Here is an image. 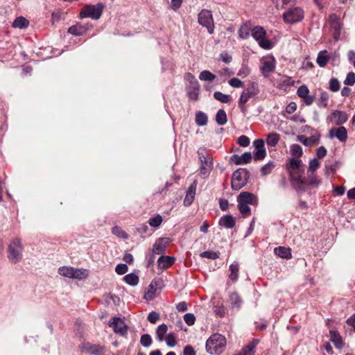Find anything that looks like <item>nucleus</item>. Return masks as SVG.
Returning a JSON list of instances; mask_svg holds the SVG:
<instances>
[{
  "label": "nucleus",
  "mask_w": 355,
  "mask_h": 355,
  "mask_svg": "<svg viewBox=\"0 0 355 355\" xmlns=\"http://www.w3.org/2000/svg\"><path fill=\"white\" fill-rule=\"evenodd\" d=\"M238 207L239 211L242 214L243 217H247L250 214V208L248 205L241 202V201H238Z\"/></svg>",
  "instance_id": "41"
},
{
  "label": "nucleus",
  "mask_w": 355,
  "mask_h": 355,
  "mask_svg": "<svg viewBox=\"0 0 355 355\" xmlns=\"http://www.w3.org/2000/svg\"><path fill=\"white\" fill-rule=\"evenodd\" d=\"M88 277V271L86 269H78L73 268L71 278L77 279H84Z\"/></svg>",
  "instance_id": "27"
},
{
  "label": "nucleus",
  "mask_w": 355,
  "mask_h": 355,
  "mask_svg": "<svg viewBox=\"0 0 355 355\" xmlns=\"http://www.w3.org/2000/svg\"><path fill=\"white\" fill-rule=\"evenodd\" d=\"M237 142L241 146L246 147L250 144V139L245 135H242L238 138Z\"/></svg>",
  "instance_id": "55"
},
{
  "label": "nucleus",
  "mask_w": 355,
  "mask_h": 355,
  "mask_svg": "<svg viewBox=\"0 0 355 355\" xmlns=\"http://www.w3.org/2000/svg\"><path fill=\"white\" fill-rule=\"evenodd\" d=\"M164 340L166 342V344L169 347H174L176 345V336L175 333L168 334L165 338Z\"/></svg>",
  "instance_id": "45"
},
{
  "label": "nucleus",
  "mask_w": 355,
  "mask_h": 355,
  "mask_svg": "<svg viewBox=\"0 0 355 355\" xmlns=\"http://www.w3.org/2000/svg\"><path fill=\"white\" fill-rule=\"evenodd\" d=\"M219 225L223 226L226 228H233L235 225V219L232 215H225L219 220Z\"/></svg>",
  "instance_id": "21"
},
{
  "label": "nucleus",
  "mask_w": 355,
  "mask_h": 355,
  "mask_svg": "<svg viewBox=\"0 0 355 355\" xmlns=\"http://www.w3.org/2000/svg\"><path fill=\"white\" fill-rule=\"evenodd\" d=\"M159 319V314L155 311L150 312L148 315V320L152 324L156 323Z\"/></svg>",
  "instance_id": "58"
},
{
  "label": "nucleus",
  "mask_w": 355,
  "mask_h": 355,
  "mask_svg": "<svg viewBox=\"0 0 355 355\" xmlns=\"http://www.w3.org/2000/svg\"><path fill=\"white\" fill-rule=\"evenodd\" d=\"M333 17L335 18V21L333 22L332 24V28H334V38L335 40H338L339 37H340V24L338 22V21L336 19V16L335 15H331L330 16V18L332 19Z\"/></svg>",
  "instance_id": "33"
},
{
  "label": "nucleus",
  "mask_w": 355,
  "mask_h": 355,
  "mask_svg": "<svg viewBox=\"0 0 355 355\" xmlns=\"http://www.w3.org/2000/svg\"><path fill=\"white\" fill-rule=\"evenodd\" d=\"M88 29L89 28L87 26L77 24L69 27L68 28V33L73 35L80 36L86 33Z\"/></svg>",
  "instance_id": "20"
},
{
  "label": "nucleus",
  "mask_w": 355,
  "mask_h": 355,
  "mask_svg": "<svg viewBox=\"0 0 355 355\" xmlns=\"http://www.w3.org/2000/svg\"><path fill=\"white\" fill-rule=\"evenodd\" d=\"M72 271H73L72 267H64H64L60 268L58 270V272L60 275L67 277H69V278H71V277Z\"/></svg>",
  "instance_id": "49"
},
{
  "label": "nucleus",
  "mask_w": 355,
  "mask_h": 355,
  "mask_svg": "<svg viewBox=\"0 0 355 355\" xmlns=\"http://www.w3.org/2000/svg\"><path fill=\"white\" fill-rule=\"evenodd\" d=\"M162 220V216L157 214L149 219L148 223L151 227H157L161 225Z\"/></svg>",
  "instance_id": "42"
},
{
  "label": "nucleus",
  "mask_w": 355,
  "mask_h": 355,
  "mask_svg": "<svg viewBox=\"0 0 355 355\" xmlns=\"http://www.w3.org/2000/svg\"><path fill=\"white\" fill-rule=\"evenodd\" d=\"M309 93V90L308 89V87L305 85H302L300 86L298 89H297V95L300 97V98H304V97H306V96H307Z\"/></svg>",
  "instance_id": "54"
},
{
  "label": "nucleus",
  "mask_w": 355,
  "mask_h": 355,
  "mask_svg": "<svg viewBox=\"0 0 355 355\" xmlns=\"http://www.w3.org/2000/svg\"><path fill=\"white\" fill-rule=\"evenodd\" d=\"M296 109H297V105H296L295 103L291 102L287 105V107L286 108V111L288 114H292L296 110Z\"/></svg>",
  "instance_id": "62"
},
{
  "label": "nucleus",
  "mask_w": 355,
  "mask_h": 355,
  "mask_svg": "<svg viewBox=\"0 0 355 355\" xmlns=\"http://www.w3.org/2000/svg\"><path fill=\"white\" fill-rule=\"evenodd\" d=\"M297 141L302 143L304 145L309 146L317 143L319 141V137L316 136L306 137L304 135H299L297 137Z\"/></svg>",
  "instance_id": "26"
},
{
  "label": "nucleus",
  "mask_w": 355,
  "mask_h": 355,
  "mask_svg": "<svg viewBox=\"0 0 355 355\" xmlns=\"http://www.w3.org/2000/svg\"><path fill=\"white\" fill-rule=\"evenodd\" d=\"M104 5L98 3L96 5L85 6L80 11L81 17H90L93 19H98L103 12Z\"/></svg>",
  "instance_id": "5"
},
{
  "label": "nucleus",
  "mask_w": 355,
  "mask_h": 355,
  "mask_svg": "<svg viewBox=\"0 0 355 355\" xmlns=\"http://www.w3.org/2000/svg\"><path fill=\"white\" fill-rule=\"evenodd\" d=\"M275 254L284 259H291L292 257L291 250L290 248L279 246L274 250Z\"/></svg>",
  "instance_id": "23"
},
{
  "label": "nucleus",
  "mask_w": 355,
  "mask_h": 355,
  "mask_svg": "<svg viewBox=\"0 0 355 355\" xmlns=\"http://www.w3.org/2000/svg\"><path fill=\"white\" fill-rule=\"evenodd\" d=\"M291 153L295 157H301L302 155V148L298 144H293L291 146Z\"/></svg>",
  "instance_id": "44"
},
{
  "label": "nucleus",
  "mask_w": 355,
  "mask_h": 355,
  "mask_svg": "<svg viewBox=\"0 0 355 355\" xmlns=\"http://www.w3.org/2000/svg\"><path fill=\"white\" fill-rule=\"evenodd\" d=\"M330 59L329 55L326 50L321 51L319 52L316 62L320 67H324L327 65V62Z\"/></svg>",
  "instance_id": "24"
},
{
  "label": "nucleus",
  "mask_w": 355,
  "mask_h": 355,
  "mask_svg": "<svg viewBox=\"0 0 355 355\" xmlns=\"http://www.w3.org/2000/svg\"><path fill=\"white\" fill-rule=\"evenodd\" d=\"M140 343L144 347H148L152 344V338L148 334H143L141 336Z\"/></svg>",
  "instance_id": "47"
},
{
  "label": "nucleus",
  "mask_w": 355,
  "mask_h": 355,
  "mask_svg": "<svg viewBox=\"0 0 355 355\" xmlns=\"http://www.w3.org/2000/svg\"><path fill=\"white\" fill-rule=\"evenodd\" d=\"M207 116L202 112H198L196 116V122L200 126L205 125L207 123Z\"/></svg>",
  "instance_id": "35"
},
{
  "label": "nucleus",
  "mask_w": 355,
  "mask_h": 355,
  "mask_svg": "<svg viewBox=\"0 0 355 355\" xmlns=\"http://www.w3.org/2000/svg\"><path fill=\"white\" fill-rule=\"evenodd\" d=\"M279 139L280 136L279 134L276 132H272L268 134L266 138V143L268 146L274 147L278 144Z\"/></svg>",
  "instance_id": "30"
},
{
  "label": "nucleus",
  "mask_w": 355,
  "mask_h": 355,
  "mask_svg": "<svg viewBox=\"0 0 355 355\" xmlns=\"http://www.w3.org/2000/svg\"><path fill=\"white\" fill-rule=\"evenodd\" d=\"M230 300L232 309H239L242 300L237 293H232L230 295Z\"/></svg>",
  "instance_id": "28"
},
{
  "label": "nucleus",
  "mask_w": 355,
  "mask_h": 355,
  "mask_svg": "<svg viewBox=\"0 0 355 355\" xmlns=\"http://www.w3.org/2000/svg\"><path fill=\"white\" fill-rule=\"evenodd\" d=\"M336 137L340 141H345L347 138V132L345 127L340 126L338 128H332L329 131V137Z\"/></svg>",
  "instance_id": "18"
},
{
  "label": "nucleus",
  "mask_w": 355,
  "mask_h": 355,
  "mask_svg": "<svg viewBox=\"0 0 355 355\" xmlns=\"http://www.w3.org/2000/svg\"><path fill=\"white\" fill-rule=\"evenodd\" d=\"M329 334L330 340L334 343L335 347L338 349H342L344 346V343L339 333L336 330H331Z\"/></svg>",
  "instance_id": "22"
},
{
  "label": "nucleus",
  "mask_w": 355,
  "mask_h": 355,
  "mask_svg": "<svg viewBox=\"0 0 355 355\" xmlns=\"http://www.w3.org/2000/svg\"><path fill=\"white\" fill-rule=\"evenodd\" d=\"M329 89L334 92H338L340 88V84L337 78H333L329 81Z\"/></svg>",
  "instance_id": "46"
},
{
  "label": "nucleus",
  "mask_w": 355,
  "mask_h": 355,
  "mask_svg": "<svg viewBox=\"0 0 355 355\" xmlns=\"http://www.w3.org/2000/svg\"><path fill=\"white\" fill-rule=\"evenodd\" d=\"M348 119L347 114L343 111L335 110L329 116V120L331 123H335L337 125L345 123Z\"/></svg>",
  "instance_id": "15"
},
{
  "label": "nucleus",
  "mask_w": 355,
  "mask_h": 355,
  "mask_svg": "<svg viewBox=\"0 0 355 355\" xmlns=\"http://www.w3.org/2000/svg\"><path fill=\"white\" fill-rule=\"evenodd\" d=\"M327 154V150L324 146H320L317 150V157L319 159L323 158Z\"/></svg>",
  "instance_id": "63"
},
{
  "label": "nucleus",
  "mask_w": 355,
  "mask_h": 355,
  "mask_svg": "<svg viewBox=\"0 0 355 355\" xmlns=\"http://www.w3.org/2000/svg\"><path fill=\"white\" fill-rule=\"evenodd\" d=\"M82 350L91 354L101 355L105 352V347L100 345H93L87 343L83 345Z\"/></svg>",
  "instance_id": "16"
},
{
  "label": "nucleus",
  "mask_w": 355,
  "mask_h": 355,
  "mask_svg": "<svg viewBox=\"0 0 355 355\" xmlns=\"http://www.w3.org/2000/svg\"><path fill=\"white\" fill-rule=\"evenodd\" d=\"M128 270V268L126 264L120 263L118 264L115 268V271L119 275L125 274Z\"/></svg>",
  "instance_id": "56"
},
{
  "label": "nucleus",
  "mask_w": 355,
  "mask_h": 355,
  "mask_svg": "<svg viewBox=\"0 0 355 355\" xmlns=\"http://www.w3.org/2000/svg\"><path fill=\"white\" fill-rule=\"evenodd\" d=\"M176 309L179 311H186L187 310V304L185 302H181L176 305Z\"/></svg>",
  "instance_id": "64"
},
{
  "label": "nucleus",
  "mask_w": 355,
  "mask_h": 355,
  "mask_svg": "<svg viewBox=\"0 0 355 355\" xmlns=\"http://www.w3.org/2000/svg\"><path fill=\"white\" fill-rule=\"evenodd\" d=\"M274 167L275 164L273 162H268V164H265L261 168V175L264 176L270 173Z\"/></svg>",
  "instance_id": "48"
},
{
  "label": "nucleus",
  "mask_w": 355,
  "mask_h": 355,
  "mask_svg": "<svg viewBox=\"0 0 355 355\" xmlns=\"http://www.w3.org/2000/svg\"><path fill=\"white\" fill-rule=\"evenodd\" d=\"M229 84L233 87H241L243 86V83L237 78L230 79Z\"/></svg>",
  "instance_id": "59"
},
{
  "label": "nucleus",
  "mask_w": 355,
  "mask_h": 355,
  "mask_svg": "<svg viewBox=\"0 0 355 355\" xmlns=\"http://www.w3.org/2000/svg\"><path fill=\"white\" fill-rule=\"evenodd\" d=\"M230 270L231 272V273L230 275V278L232 281L237 280L238 277H239V264L236 263L231 264L230 266Z\"/></svg>",
  "instance_id": "36"
},
{
  "label": "nucleus",
  "mask_w": 355,
  "mask_h": 355,
  "mask_svg": "<svg viewBox=\"0 0 355 355\" xmlns=\"http://www.w3.org/2000/svg\"><path fill=\"white\" fill-rule=\"evenodd\" d=\"M355 83V73L349 72L347 75L346 79L344 81V84L346 85H354Z\"/></svg>",
  "instance_id": "52"
},
{
  "label": "nucleus",
  "mask_w": 355,
  "mask_h": 355,
  "mask_svg": "<svg viewBox=\"0 0 355 355\" xmlns=\"http://www.w3.org/2000/svg\"><path fill=\"white\" fill-rule=\"evenodd\" d=\"M214 97L216 100L223 103H227L230 101V96L229 95L223 94L222 92H214Z\"/></svg>",
  "instance_id": "39"
},
{
  "label": "nucleus",
  "mask_w": 355,
  "mask_h": 355,
  "mask_svg": "<svg viewBox=\"0 0 355 355\" xmlns=\"http://www.w3.org/2000/svg\"><path fill=\"white\" fill-rule=\"evenodd\" d=\"M259 340L258 339H253L248 345L244 347L242 350L245 355H248L250 352H254V349L258 345Z\"/></svg>",
  "instance_id": "37"
},
{
  "label": "nucleus",
  "mask_w": 355,
  "mask_h": 355,
  "mask_svg": "<svg viewBox=\"0 0 355 355\" xmlns=\"http://www.w3.org/2000/svg\"><path fill=\"white\" fill-rule=\"evenodd\" d=\"M184 320L187 324L191 326L194 324L196 317L193 313H188L184 315Z\"/></svg>",
  "instance_id": "51"
},
{
  "label": "nucleus",
  "mask_w": 355,
  "mask_h": 355,
  "mask_svg": "<svg viewBox=\"0 0 355 355\" xmlns=\"http://www.w3.org/2000/svg\"><path fill=\"white\" fill-rule=\"evenodd\" d=\"M175 258L169 256H161L157 260V264L159 268L162 269H166L173 264Z\"/></svg>",
  "instance_id": "19"
},
{
  "label": "nucleus",
  "mask_w": 355,
  "mask_h": 355,
  "mask_svg": "<svg viewBox=\"0 0 355 355\" xmlns=\"http://www.w3.org/2000/svg\"><path fill=\"white\" fill-rule=\"evenodd\" d=\"M250 172L246 168H239L233 173L231 186L232 189L238 191L248 182Z\"/></svg>",
  "instance_id": "3"
},
{
  "label": "nucleus",
  "mask_w": 355,
  "mask_h": 355,
  "mask_svg": "<svg viewBox=\"0 0 355 355\" xmlns=\"http://www.w3.org/2000/svg\"><path fill=\"white\" fill-rule=\"evenodd\" d=\"M23 247L21 240L18 238L15 239L8 248V258L13 263H17L22 258Z\"/></svg>",
  "instance_id": "4"
},
{
  "label": "nucleus",
  "mask_w": 355,
  "mask_h": 355,
  "mask_svg": "<svg viewBox=\"0 0 355 355\" xmlns=\"http://www.w3.org/2000/svg\"><path fill=\"white\" fill-rule=\"evenodd\" d=\"M216 121L219 125H223L227 123V114L224 110H219L218 111L216 115Z\"/></svg>",
  "instance_id": "32"
},
{
  "label": "nucleus",
  "mask_w": 355,
  "mask_h": 355,
  "mask_svg": "<svg viewBox=\"0 0 355 355\" xmlns=\"http://www.w3.org/2000/svg\"><path fill=\"white\" fill-rule=\"evenodd\" d=\"M168 331V326L166 324L159 325L156 329V337L159 342L164 340V335Z\"/></svg>",
  "instance_id": "29"
},
{
  "label": "nucleus",
  "mask_w": 355,
  "mask_h": 355,
  "mask_svg": "<svg viewBox=\"0 0 355 355\" xmlns=\"http://www.w3.org/2000/svg\"><path fill=\"white\" fill-rule=\"evenodd\" d=\"M262 73L266 77L268 73L275 70V64L271 61H264L261 67Z\"/></svg>",
  "instance_id": "31"
},
{
  "label": "nucleus",
  "mask_w": 355,
  "mask_h": 355,
  "mask_svg": "<svg viewBox=\"0 0 355 355\" xmlns=\"http://www.w3.org/2000/svg\"><path fill=\"white\" fill-rule=\"evenodd\" d=\"M304 17V11L302 8L296 7L287 10L283 14L286 23L293 24L301 21Z\"/></svg>",
  "instance_id": "8"
},
{
  "label": "nucleus",
  "mask_w": 355,
  "mask_h": 355,
  "mask_svg": "<svg viewBox=\"0 0 355 355\" xmlns=\"http://www.w3.org/2000/svg\"><path fill=\"white\" fill-rule=\"evenodd\" d=\"M329 100V94L327 92H322L320 94V101L321 104L320 107H327V101Z\"/></svg>",
  "instance_id": "57"
},
{
  "label": "nucleus",
  "mask_w": 355,
  "mask_h": 355,
  "mask_svg": "<svg viewBox=\"0 0 355 355\" xmlns=\"http://www.w3.org/2000/svg\"><path fill=\"white\" fill-rule=\"evenodd\" d=\"M199 78L204 81H213L216 78V76L209 71H202L199 76Z\"/></svg>",
  "instance_id": "40"
},
{
  "label": "nucleus",
  "mask_w": 355,
  "mask_h": 355,
  "mask_svg": "<svg viewBox=\"0 0 355 355\" xmlns=\"http://www.w3.org/2000/svg\"><path fill=\"white\" fill-rule=\"evenodd\" d=\"M220 253L218 252L214 251H205L200 253V256L203 258H207L210 259H216L219 257Z\"/></svg>",
  "instance_id": "43"
},
{
  "label": "nucleus",
  "mask_w": 355,
  "mask_h": 355,
  "mask_svg": "<svg viewBox=\"0 0 355 355\" xmlns=\"http://www.w3.org/2000/svg\"><path fill=\"white\" fill-rule=\"evenodd\" d=\"M123 279L127 284L131 286H136L139 282V277L134 273L126 275L123 277Z\"/></svg>",
  "instance_id": "34"
},
{
  "label": "nucleus",
  "mask_w": 355,
  "mask_h": 355,
  "mask_svg": "<svg viewBox=\"0 0 355 355\" xmlns=\"http://www.w3.org/2000/svg\"><path fill=\"white\" fill-rule=\"evenodd\" d=\"M29 25V21L25 17L20 16L17 17L12 23V26L16 28H25Z\"/></svg>",
  "instance_id": "25"
},
{
  "label": "nucleus",
  "mask_w": 355,
  "mask_h": 355,
  "mask_svg": "<svg viewBox=\"0 0 355 355\" xmlns=\"http://www.w3.org/2000/svg\"><path fill=\"white\" fill-rule=\"evenodd\" d=\"M252 35L261 48L270 49L272 47L270 41L265 38L266 31L261 26L254 27L252 31Z\"/></svg>",
  "instance_id": "6"
},
{
  "label": "nucleus",
  "mask_w": 355,
  "mask_h": 355,
  "mask_svg": "<svg viewBox=\"0 0 355 355\" xmlns=\"http://www.w3.org/2000/svg\"><path fill=\"white\" fill-rule=\"evenodd\" d=\"M199 159L201 162L200 174L202 177L206 178L209 175L213 168V160L210 157L204 155L198 151Z\"/></svg>",
  "instance_id": "9"
},
{
  "label": "nucleus",
  "mask_w": 355,
  "mask_h": 355,
  "mask_svg": "<svg viewBox=\"0 0 355 355\" xmlns=\"http://www.w3.org/2000/svg\"><path fill=\"white\" fill-rule=\"evenodd\" d=\"M320 184V180H319L314 173H311V174L309 175V180H306V191L307 190L308 186H313V187H318Z\"/></svg>",
  "instance_id": "38"
},
{
  "label": "nucleus",
  "mask_w": 355,
  "mask_h": 355,
  "mask_svg": "<svg viewBox=\"0 0 355 355\" xmlns=\"http://www.w3.org/2000/svg\"><path fill=\"white\" fill-rule=\"evenodd\" d=\"M302 166V162L301 159L293 158L286 166L291 186L297 192L306 191V180L302 176L304 169L301 168Z\"/></svg>",
  "instance_id": "1"
},
{
  "label": "nucleus",
  "mask_w": 355,
  "mask_h": 355,
  "mask_svg": "<svg viewBox=\"0 0 355 355\" xmlns=\"http://www.w3.org/2000/svg\"><path fill=\"white\" fill-rule=\"evenodd\" d=\"M237 201L247 204L257 205L258 203L257 197L252 193L243 191L237 197Z\"/></svg>",
  "instance_id": "14"
},
{
  "label": "nucleus",
  "mask_w": 355,
  "mask_h": 355,
  "mask_svg": "<svg viewBox=\"0 0 355 355\" xmlns=\"http://www.w3.org/2000/svg\"><path fill=\"white\" fill-rule=\"evenodd\" d=\"M253 146L254 147L253 158L255 161L263 160L266 156V150L263 139H257L254 141Z\"/></svg>",
  "instance_id": "12"
},
{
  "label": "nucleus",
  "mask_w": 355,
  "mask_h": 355,
  "mask_svg": "<svg viewBox=\"0 0 355 355\" xmlns=\"http://www.w3.org/2000/svg\"><path fill=\"white\" fill-rule=\"evenodd\" d=\"M183 354L184 355H196V352L191 345H187L184 348Z\"/></svg>",
  "instance_id": "61"
},
{
  "label": "nucleus",
  "mask_w": 355,
  "mask_h": 355,
  "mask_svg": "<svg viewBox=\"0 0 355 355\" xmlns=\"http://www.w3.org/2000/svg\"><path fill=\"white\" fill-rule=\"evenodd\" d=\"M199 24L207 28L209 33L211 34L214 30V24L211 12L204 9L198 14Z\"/></svg>",
  "instance_id": "7"
},
{
  "label": "nucleus",
  "mask_w": 355,
  "mask_h": 355,
  "mask_svg": "<svg viewBox=\"0 0 355 355\" xmlns=\"http://www.w3.org/2000/svg\"><path fill=\"white\" fill-rule=\"evenodd\" d=\"M243 164H248L252 159V156L250 152H245L241 155Z\"/></svg>",
  "instance_id": "60"
},
{
  "label": "nucleus",
  "mask_w": 355,
  "mask_h": 355,
  "mask_svg": "<svg viewBox=\"0 0 355 355\" xmlns=\"http://www.w3.org/2000/svg\"><path fill=\"white\" fill-rule=\"evenodd\" d=\"M226 339L221 334H215L209 337L206 342V350L211 355H219L225 349Z\"/></svg>",
  "instance_id": "2"
},
{
  "label": "nucleus",
  "mask_w": 355,
  "mask_h": 355,
  "mask_svg": "<svg viewBox=\"0 0 355 355\" xmlns=\"http://www.w3.org/2000/svg\"><path fill=\"white\" fill-rule=\"evenodd\" d=\"M197 188V181L194 180L193 183L190 185L189 187L186 196L184 200V204L185 206H189L192 204L193 202L196 191Z\"/></svg>",
  "instance_id": "17"
},
{
  "label": "nucleus",
  "mask_w": 355,
  "mask_h": 355,
  "mask_svg": "<svg viewBox=\"0 0 355 355\" xmlns=\"http://www.w3.org/2000/svg\"><path fill=\"white\" fill-rule=\"evenodd\" d=\"M320 166V162L317 159H313L309 162V171L314 173Z\"/></svg>",
  "instance_id": "53"
},
{
  "label": "nucleus",
  "mask_w": 355,
  "mask_h": 355,
  "mask_svg": "<svg viewBox=\"0 0 355 355\" xmlns=\"http://www.w3.org/2000/svg\"><path fill=\"white\" fill-rule=\"evenodd\" d=\"M170 241V239L166 237L158 239L153 246L152 252L155 254H164Z\"/></svg>",
  "instance_id": "13"
},
{
  "label": "nucleus",
  "mask_w": 355,
  "mask_h": 355,
  "mask_svg": "<svg viewBox=\"0 0 355 355\" xmlns=\"http://www.w3.org/2000/svg\"><path fill=\"white\" fill-rule=\"evenodd\" d=\"M259 92V90L257 83H251V84L242 92L239 101V104H245L250 98L256 96Z\"/></svg>",
  "instance_id": "11"
},
{
  "label": "nucleus",
  "mask_w": 355,
  "mask_h": 355,
  "mask_svg": "<svg viewBox=\"0 0 355 355\" xmlns=\"http://www.w3.org/2000/svg\"><path fill=\"white\" fill-rule=\"evenodd\" d=\"M110 327L113 328L115 334L121 336H125L128 332V326L121 318L114 317L112 322H109Z\"/></svg>",
  "instance_id": "10"
},
{
  "label": "nucleus",
  "mask_w": 355,
  "mask_h": 355,
  "mask_svg": "<svg viewBox=\"0 0 355 355\" xmlns=\"http://www.w3.org/2000/svg\"><path fill=\"white\" fill-rule=\"evenodd\" d=\"M112 233L118 237L127 239L128 234L120 227L114 226L112 228Z\"/></svg>",
  "instance_id": "50"
}]
</instances>
